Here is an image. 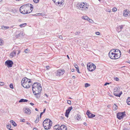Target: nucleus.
<instances>
[{"label":"nucleus","instance_id":"nucleus-9","mask_svg":"<svg viewBox=\"0 0 130 130\" xmlns=\"http://www.w3.org/2000/svg\"><path fill=\"white\" fill-rule=\"evenodd\" d=\"M31 83L30 80V79L27 78L26 77L23 78L21 82L22 85V84H26V83Z\"/></svg>","mask_w":130,"mask_h":130},{"label":"nucleus","instance_id":"nucleus-32","mask_svg":"<svg viewBox=\"0 0 130 130\" xmlns=\"http://www.w3.org/2000/svg\"><path fill=\"white\" fill-rule=\"evenodd\" d=\"M26 25V23H24L20 25V26L21 27H25Z\"/></svg>","mask_w":130,"mask_h":130},{"label":"nucleus","instance_id":"nucleus-43","mask_svg":"<svg viewBox=\"0 0 130 130\" xmlns=\"http://www.w3.org/2000/svg\"><path fill=\"white\" fill-rule=\"evenodd\" d=\"M88 21L89 22L92 23V22H93V21L91 19H90L89 18L88 20Z\"/></svg>","mask_w":130,"mask_h":130},{"label":"nucleus","instance_id":"nucleus-42","mask_svg":"<svg viewBox=\"0 0 130 130\" xmlns=\"http://www.w3.org/2000/svg\"><path fill=\"white\" fill-rule=\"evenodd\" d=\"M115 80L116 81H118L119 80V79L117 77H115L114 78Z\"/></svg>","mask_w":130,"mask_h":130},{"label":"nucleus","instance_id":"nucleus-51","mask_svg":"<svg viewBox=\"0 0 130 130\" xmlns=\"http://www.w3.org/2000/svg\"><path fill=\"white\" fill-rule=\"evenodd\" d=\"M100 32H95V34L97 35H100Z\"/></svg>","mask_w":130,"mask_h":130},{"label":"nucleus","instance_id":"nucleus-4","mask_svg":"<svg viewBox=\"0 0 130 130\" xmlns=\"http://www.w3.org/2000/svg\"><path fill=\"white\" fill-rule=\"evenodd\" d=\"M32 90L33 93L35 92V91H41L42 87L41 84L37 83H34L32 85Z\"/></svg>","mask_w":130,"mask_h":130},{"label":"nucleus","instance_id":"nucleus-16","mask_svg":"<svg viewBox=\"0 0 130 130\" xmlns=\"http://www.w3.org/2000/svg\"><path fill=\"white\" fill-rule=\"evenodd\" d=\"M24 34L22 32H21L19 34L16 35L15 37L17 38H22L24 36Z\"/></svg>","mask_w":130,"mask_h":130},{"label":"nucleus","instance_id":"nucleus-47","mask_svg":"<svg viewBox=\"0 0 130 130\" xmlns=\"http://www.w3.org/2000/svg\"><path fill=\"white\" fill-rule=\"evenodd\" d=\"M67 103L69 105H70L71 104V102L70 100H67Z\"/></svg>","mask_w":130,"mask_h":130},{"label":"nucleus","instance_id":"nucleus-59","mask_svg":"<svg viewBox=\"0 0 130 130\" xmlns=\"http://www.w3.org/2000/svg\"><path fill=\"white\" fill-rule=\"evenodd\" d=\"M33 130H38V129L36 128H34L33 129Z\"/></svg>","mask_w":130,"mask_h":130},{"label":"nucleus","instance_id":"nucleus-53","mask_svg":"<svg viewBox=\"0 0 130 130\" xmlns=\"http://www.w3.org/2000/svg\"><path fill=\"white\" fill-rule=\"evenodd\" d=\"M43 113H42V112L40 113V118H41V116Z\"/></svg>","mask_w":130,"mask_h":130},{"label":"nucleus","instance_id":"nucleus-64","mask_svg":"<svg viewBox=\"0 0 130 130\" xmlns=\"http://www.w3.org/2000/svg\"><path fill=\"white\" fill-rule=\"evenodd\" d=\"M11 128V125H9V128Z\"/></svg>","mask_w":130,"mask_h":130},{"label":"nucleus","instance_id":"nucleus-41","mask_svg":"<svg viewBox=\"0 0 130 130\" xmlns=\"http://www.w3.org/2000/svg\"><path fill=\"white\" fill-rule=\"evenodd\" d=\"M34 2L35 3H38L39 1V0H33Z\"/></svg>","mask_w":130,"mask_h":130},{"label":"nucleus","instance_id":"nucleus-25","mask_svg":"<svg viewBox=\"0 0 130 130\" xmlns=\"http://www.w3.org/2000/svg\"><path fill=\"white\" fill-rule=\"evenodd\" d=\"M10 122L14 126H17V124L13 120H11L10 121Z\"/></svg>","mask_w":130,"mask_h":130},{"label":"nucleus","instance_id":"nucleus-6","mask_svg":"<svg viewBox=\"0 0 130 130\" xmlns=\"http://www.w3.org/2000/svg\"><path fill=\"white\" fill-rule=\"evenodd\" d=\"M112 50H111L109 53V57L111 59H118V58L117 57L116 54L114 52H112Z\"/></svg>","mask_w":130,"mask_h":130},{"label":"nucleus","instance_id":"nucleus-33","mask_svg":"<svg viewBox=\"0 0 130 130\" xmlns=\"http://www.w3.org/2000/svg\"><path fill=\"white\" fill-rule=\"evenodd\" d=\"M52 1L56 5H58V0H52Z\"/></svg>","mask_w":130,"mask_h":130},{"label":"nucleus","instance_id":"nucleus-26","mask_svg":"<svg viewBox=\"0 0 130 130\" xmlns=\"http://www.w3.org/2000/svg\"><path fill=\"white\" fill-rule=\"evenodd\" d=\"M28 101V100L22 99L20 100L19 102H27Z\"/></svg>","mask_w":130,"mask_h":130},{"label":"nucleus","instance_id":"nucleus-58","mask_svg":"<svg viewBox=\"0 0 130 130\" xmlns=\"http://www.w3.org/2000/svg\"><path fill=\"white\" fill-rule=\"evenodd\" d=\"M30 105L32 106H33V105H34V104L32 103H30Z\"/></svg>","mask_w":130,"mask_h":130},{"label":"nucleus","instance_id":"nucleus-17","mask_svg":"<svg viewBox=\"0 0 130 130\" xmlns=\"http://www.w3.org/2000/svg\"><path fill=\"white\" fill-rule=\"evenodd\" d=\"M9 10L10 12L13 13H15L17 12V11L14 8L11 7H10L9 8Z\"/></svg>","mask_w":130,"mask_h":130},{"label":"nucleus","instance_id":"nucleus-8","mask_svg":"<svg viewBox=\"0 0 130 130\" xmlns=\"http://www.w3.org/2000/svg\"><path fill=\"white\" fill-rule=\"evenodd\" d=\"M112 52H114V53L116 54V55L117 57L118 58H119L121 56V52L118 49H113L112 50Z\"/></svg>","mask_w":130,"mask_h":130},{"label":"nucleus","instance_id":"nucleus-54","mask_svg":"<svg viewBox=\"0 0 130 130\" xmlns=\"http://www.w3.org/2000/svg\"><path fill=\"white\" fill-rule=\"evenodd\" d=\"M76 70L77 71V72L78 73H80V72H79V70L78 69H76Z\"/></svg>","mask_w":130,"mask_h":130},{"label":"nucleus","instance_id":"nucleus-39","mask_svg":"<svg viewBox=\"0 0 130 130\" xmlns=\"http://www.w3.org/2000/svg\"><path fill=\"white\" fill-rule=\"evenodd\" d=\"M3 43V41L2 40L0 39V45H2Z\"/></svg>","mask_w":130,"mask_h":130},{"label":"nucleus","instance_id":"nucleus-56","mask_svg":"<svg viewBox=\"0 0 130 130\" xmlns=\"http://www.w3.org/2000/svg\"><path fill=\"white\" fill-rule=\"evenodd\" d=\"M59 38L60 39H62V36H60L59 37Z\"/></svg>","mask_w":130,"mask_h":130},{"label":"nucleus","instance_id":"nucleus-31","mask_svg":"<svg viewBox=\"0 0 130 130\" xmlns=\"http://www.w3.org/2000/svg\"><path fill=\"white\" fill-rule=\"evenodd\" d=\"M126 102L128 105H130V97H129L126 100Z\"/></svg>","mask_w":130,"mask_h":130},{"label":"nucleus","instance_id":"nucleus-49","mask_svg":"<svg viewBox=\"0 0 130 130\" xmlns=\"http://www.w3.org/2000/svg\"><path fill=\"white\" fill-rule=\"evenodd\" d=\"M5 84L3 82H0V85L1 86H3Z\"/></svg>","mask_w":130,"mask_h":130},{"label":"nucleus","instance_id":"nucleus-14","mask_svg":"<svg viewBox=\"0 0 130 130\" xmlns=\"http://www.w3.org/2000/svg\"><path fill=\"white\" fill-rule=\"evenodd\" d=\"M52 124L47 123L45 124H44L43 125L45 129L47 130L51 128V126L52 125Z\"/></svg>","mask_w":130,"mask_h":130},{"label":"nucleus","instance_id":"nucleus-19","mask_svg":"<svg viewBox=\"0 0 130 130\" xmlns=\"http://www.w3.org/2000/svg\"><path fill=\"white\" fill-rule=\"evenodd\" d=\"M67 126L64 125H62L60 126L59 130H67Z\"/></svg>","mask_w":130,"mask_h":130},{"label":"nucleus","instance_id":"nucleus-13","mask_svg":"<svg viewBox=\"0 0 130 130\" xmlns=\"http://www.w3.org/2000/svg\"><path fill=\"white\" fill-rule=\"evenodd\" d=\"M56 75L57 76H60L62 75L64 73V71H62L60 70H58L57 72Z\"/></svg>","mask_w":130,"mask_h":130},{"label":"nucleus","instance_id":"nucleus-60","mask_svg":"<svg viewBox=\"0 0 130 130\" xmlns=\"http://www.w3.org/2000/svg\"><path fill=\"white\" fill-rule=\"evenodd\" d=\"M21 52V51L20 50H19L18 51V55Z\"/></svg>","mask_w":130,"mask_h":130},{"label":"nucleus","instance_id":"nucleus-2","mask_svg":"<svg viewBox=\"0 0 130 130\" xmlns=\"http://www.w3.org/2000/svg\"><path fill=\"white\" fill-rule=\"evenodd\" d=\"M78 8L84 12H86L87 11L89 7L88 4L84 2L78 3L77 5Z\"/></svg>","mask_w":130,"mask_h":130},{"label":"nucleus","instance_id":"nucleus-5","mask_svg":"<svg viewBox=\"0 0 130 130\" xmlns=\"http://www.w3.org/2000/svg\"><path fill=\"white\" fill-rule=\"evenodd\" d=\"M95 66L93 63H88L87 64V68L88 70L90 71H92L95 69Z\"/></svg>","mask_w":130,"mask_h":130},{"label":"nucleus","instance_id":"nucleus-35","mask_svg":"<svg viewBox=\"0 0 130 130\" xmlns=\"http://www.w3.org/2000/svg\"><path fill=\"white\" fill-rule=\"evenodd\" d=\"M80 116L79 115H77V116L76 117V119L77 120H79L80 118Z\"/></svg>","mask_w":130,"mask_h":130},{"label":"nucleus","instance_id":"nucleus-24","mask_svg":"<svg viewBox=\"0 0 130 130\" xmlns=\"http://www.w3.org/2000/svg\"><path fill=\"white\" fill-rule=\"evenodd\" d=\"M82 19L85 20H88L89 18L86 16H83L82 17Z\"/></svg>","mask_w":130,"mask_h":130},{"label":"nucleus","instance_id":"nucleus-20","mask_svg":"<svg viewBox=\"0 0 130 130\" xmlns=\"http://www.w3.org/2000/svg\"><path fill=\"white\" fill-rule=\"evenodd\" d=\"M41 91H35V92L33 93L37 97H39Z\"/></svg>","mask_w":130,"mask_h":130},{"label":"nucleus","instance_id":"nucleus-22","mask_svg":"<svg viewBox=\"0 0 130 130\" xmlns=\"http://www.w3.org/2000/svg\"><path fill=\"white\" fill-rule=\"evenodd\" d=\"M13 63L11 60H9V68H10L12 67Z\"/></svg>","mask_w":130,"mask_h":130},{"label":"nucleus","instance_id":"nucleus-28","mask_svg":"<svg viewBox=\"0 0 130 130\" xmlns=\"http://www.w3.org/2000/svg\"><path fill=\"white\" fill-rule=\"evenodd\" d=\"M63 2V0H58V5H59L60 4L61 5L62 4Z\"/></svg>","mask_w":130,"mask_h":130},{"label":"nucleus","instance_id":"nucleus-37","mask_svg":"<svg viewBox=\"0 0 130 130\" xmlns=\"http://www.w3.org/2000/svg\"><path fill=\"white\" fill-rule=\"evenodd\" d=\"M9 87L11 88L12 89H13V84L12 83L10 84L9 85Z\"/></svg>","mask_w":130,"mask_h":130},{"label":"nucleus","instance_id":"nucleus-50","mask_svg":"<svg viewBox=\"0 0 130 130\" xmlns=\"http://www.w3.org/2000/svg\"><path fill=\"white\" fill-rule=\"evenodd\" d=\"M74 66L75 67V68L76 69H78V67L77 65L76 64Z\"/></svg>","mask_w":130,"mask_h":130},{"label":"nucleus","instance_id":"nucleus-57","mask_svg":"<svg viewBox=\"0 0 130 130\" xmlns=\"http://www.w3.org/2000/svg\"><path fill=\"white\" fill-rule=\"evenodd\" d=\"M25 120L24 119H23L21 121V122H24L25 121Z\"/></svg>","mask_w":130,"mask_h":130},{"label":"nucleus","instance_id":"nucleus-55","mask_svg":"<svg viewBox=\"0 0 130 130\" xmlns=\"http://www.w3.org/2000/svg\"><path fill=\"white\" fill-rule=\"evenodd\" d=\"M45 110H46V109L45 108V109H44V110H43V112H42L43 113H44L45 112Z\"/></svg>","mask_w":130,"mask_h":130},{"label":"nucleus","instance_id":"nucleus-29","mask_svg":"<svg viewBox=\"0 0 130 130\" xmlns=\"http://www.w3.org/2000/svg\"><path fill=\"white\" fill-rule=\"evenodd\" d=\"M46 122L49 124H52V122L49 119H46Z\"/></svg>","mask_w":130,"mask_h":130},{"label":"nucleus","instance_id":"nucleus-52","mask_svg":"<svg viewBox=\"0 0 130 130\" xmlns=\"http://www.w3.org/2000/svg\"><path fill=\"white\" fill-rule=\"evenodd\" d=\"M110 84L109 83L106 82L105 83V84H104V86H106L107 85H109Z\"/></svg>","mask_w":130,"mask_h":130},{"label":"nucleus","instance_id":"nucleus-18","mask_svg":"<svg viewBox=\"0 0 130 130\" xmlns=\"http://www.w3.org/2000/svg\"><path fill=\"white\" fill-rule=\"evenodd\" d=\"M117 91H115L113 94L114 95L120 97L122 93V92L121 91L119 93H117Z\"/></svg>","mask_w":130,"mask_h":130},{"label":"nucleus","instance_id":"nucleus-40","mask_svg":"<svg viewBox=\"0 0 130 130\" xmlns=\"http://www.w3.org/2000/svg\"><path fill=\"white\" fill-rule=\"evenodd\" d=\"M117 10V8L115 7H114L113 8L112 10L113 12H115Z\"/></svg>","mask_w":130,"mask_h":130},{"label":"nucleus","instance_id":"nucleus-61","mask_svg":"<svg viewBox=\"0 0 130 130\" xmlns=\"http://www.w3.org/2000/svg\"><path fill=\"white\" fill-rule=\"evenodd\" d=\"M84 124L86 126L87 125L86 123L85 122L84 123Z\"/></svg>","mask_w":130,"mask_h":130},{"label":"nucleus","instance_id":"nucleus-15","mask_svg":"<svg viewBox=\"0 0 130 130\" xmlns=\"http://www.w3.org/2000/svg\"><path fill=\"white\" fill-rule=\"evenodd\" d=\"M22 86L24 88H28L31 86V83H28L22 84Z\"/></svg>","mask_w":130,"mask_h":130},{"label":"nucleus","instance_id":"nucleus-34","mask_svg":"<svg viewBox=\"0 0 130 130\" xmlns=\"http://www.w3.org/2000/svg\"><path fill=\"white\" fill-rule=\"evenodd\" d=\"M124 25H122L121 26H120L119 27H120V30L118 31V32H119L120 31H121L122 30V29L123 28V26H124Z\"/></svg>","mask_w":130,"mask_h":130},{"label":"nucleus","instance_id":"nucleus-3","mask_svg":"<svg viewBox=\"0 0 130 130\" xmlns=\"http://www.w3.org/2000/svg\"><path fill=\"white\" fill-rule=\"evenodd\" d=\"M78 8L84 12H86L87 11L89 7L88 4L84 2L78 3L77 5Z\"/></svg>","mask_w":130,"mask_h":130},{"label":"nucleus","instance_id":"nucleus-48","mask_svg":"<svg viewBox=\"0 0 130 130\" xmlns=\"http://www.w3.org/2000/svg\"><path fill=\"white\" fill-rule=\"evenodd\" d=\"M5 64L7 65V67H8V60H7L6 61Z\"/></svg>","mask_w":130,"mask_h":130},{"label":"nucleus","instance_id":"nucleus-1","mask_svg":"<svg viewBox=\"0 0 130 130\" xmlns=\"http://www.w3.org/2000/svg\"><path fill=\"white\" fill-rule=\"evenodd\" d=\"M28 4L21 6L20 9V12L24 14L30 13L32 10L33 6L31 4H30V6Z\"/></svg>","mask_w":130,"mask_h":130},{"label":"nucleus","instance_id":"nucleus-11","mask_svg":"<svg viewBox=\"0 0 130 130\" xmlns=\"http://www.w3.org/2000/svg\"><path fill=\"white\" fill-rule=\"evenodd\" d=\"M86 114L87 115L88 117L90 118H91L94 117L95 116V115L93 114L90 112L89 110H88L87 111Z\"/></svg>","mask_w":130,"mask_h":130},{"label":"nucleus","instance_id":"nucleus-44","mask_svg":"<svg viewBox=\"0 0 130 130\" xmlns=\"http://www.w3.org/2000/svg\"><path fill=\"white\" fill-rule=\"evenodd\" d=\"M47 123V122H46V119H45V120H44L43 122V125H44V124H45Z\"/></svg>","mask_w":130,"mask_h":130},{"label":"nucleus","instance_id":"nucleus-7","mask_svg":"<svg viewBox=\"0 0 130 130\" xmlns=\"http://www.w3.org/2000/svg\"><path fill=\"white\" fill-rule=\"evenodd\" d=\"M125 113V111L118 113L117 114V118L119 120L122 119L126 115Z\"/></svg>","mask_w":130,"mask_h":130},{"label":"nucleus","instance_id":"nucleus-27","mask_svg":"<svg viewBox=\"0 0 130 130\" xmlns=\"http://www.w3.org/2000/svg\"><path fill=\"white\" fill-rule=\"evenodd\" d=\"M113 109L114 110H116L118 109V106L116 104H114V105L113 106Z\"/></svg>","mask_w":130,"mask_h":130},{"label":"nucleus","instance_id":"nucleus-36","mask_svg":"<svg viewBox=\"0 0 130 130\" xmlns=\"http://www.w3.org/2000/svg\"><path fill=\"white\" fill-rule=\"evenodd\" d=\"M85 87L86 88L89 86H90V84H88L87 83H86L85 84Z\"/></svg>","mask_w":130,"mask_h":130},{"label":"nucleus","instance_id":"nucleus-30","mask_svg":"<svg viewBox=\"0 0 130 130\" xmlns=\"http://www.w3.org/2000/svg\"><path fill=\"white\" fill-rule=\"evenodd\" d=\"M39 115H38L37 116V118L35 121V122L36 123H37L39 121Z\"/></svg>","mask_w":130,"mask_h":130},{"label":"nucleus","instance_id":"nucleus-46","mask_svg":"<svg viewBox=\"0 0 130 130\" xmlns=\"http://www.w3.org/2000/svg\"><path fill=\"white\" fill-rule=\"evenodd\" d=\"M2 28L3 29H6L8 28V27H5L4 26H2Z\"/></svg>","mask_w":130,"mask_h":130},{"label":"nucleus","instance_id":"nucleus-12","mask_svg":"<svg viewBox=\"0 0 130 130\" xmlns=\"http://www.w3.org/2000/svg\"><path fill=\"white\" fill-rule=\"evenodd\" d=\"M23 111L26 114L30 115L31 113L30 109L28 108H24L23 109Z\"/></svg>","mask_w":130,"mask_h":130},{"label":"nucleus","instance_id":"nucleus-62","mask_svg":"<svg viewBox=\"0 0 130 130\" xmlns=\"http://www.w3.org/2000/svg\"><path fill=\"white\" fill-rule=\"evenodd\" d=\"M71 71L72 72H74V69H71Z\"/></svg>","mask_w":130,"mask_h":130},{"label":"nucleus","instance_id":"nucleus-45","mask_svg":"<svg viewBox=\"0 0 130 130\" xmlns=\"http://www.w3.org/2000/svg\"><path fill=\"white\" fill-rule=\"evenodd\" d=\"M29 50L28 48H27L24 51V52L26 53H27L29 51Z\"/></svg>","mask_w":130,"mask_h":130},{"label":"nucleus","instance_id":"nucleus-38","mask_svg":"<svg viewBox=\"0 0 130 130\" xmlns=\"http://www.w3.org/2000/svg\"><path fill=\"white\" fill-rule=\"evenodd\" d=\"M41 13H36L35 14L32 15L34 16H39L41 15Z\"/></svg>","mask_w":130,"mask_h":130},{"label":"nucleus","instance_id":"nucleus-23","mask_svg":"<svg viewBox=\"0 0 130 130\" xmlns=\"http://www.w3.org/2000/svg\"><path fill=\"white\" fill-rule=\"evenodd\" d=\"M16 53V51H14L13 52L10 54V57H13L15 55Z\"/></svg>","mask_w":130,"mask_h":130},{"label":"nucleus","instance_id":"nucleus-10","mask_svg":"<svg viewBox=\"0 0 130 130\" xmlns=\"http://www.w3.org/2000/svg\"><path fill=\"white\" fill-rule=\"evenodd\" d=\"M73 109V107L72 106L68 107L67 109L66 110L65 112V116L66 117H68L69 115L70 112V111Z\"/></svg>","mask_w":130,"mask_h":130},{"label":"nucleus","instance_id":"nucleus-63","mask_svg":"<svg viewBox=\"0 0 130 130\" xmlns=\"http://www.w3.org/2000/svg\"><path fill=\"white\" fill-rule=\"evenodd\" d=\"M27 124H28V125H30V124L29 123V122H27Z\"/></svg>","mask_w":130,"mask_h":130},{"label":"nucleus","instance_id":"nucleus-21","mask_svg":"<svg viewBox=\"0 0 130 130\" xmlns=\"http://www.w3.org/2000/svg\"><path fill=\"white\" fill-rule=\"evenodd\" d=\"M129 12V11L127 10H124L123 13V15L125 17H127V16Z\"/></svg>","mask_w":130,"mask_h":130}]
</instances>
